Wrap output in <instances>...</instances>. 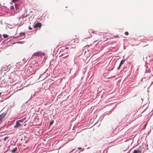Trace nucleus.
Wrapping results in <instances>:
<instances>
[{
  "mask_svg": "<svg viewBox=\"0 0 153 153\" xmlns=\"http://www.w3.org/2000/svg\"><path fill=\"white\" fill-rule=\"evenodd\" d=\"M15 7L16 9H17L18 8L17 4H15Z\"/></svg>",
  "mask_w": 153,
  "mask_h": 153,
  "instance_id": "obj_15",
  "label": "nucleus"
},
{
  "mask_svg": "<svg viewBox=\"0 0 153 153\" xmlns=\"http://www.w3.org/2000/svg\"><path fill=\"white\" fill-rule=\"evenodd\" d=\"M67 56H65L64 57H62V58H61V59H62H62H64V58H65Z\"/></svg>",
  "mask_w": 153,
  "mask_h": 153,
  "instance_id": "obj_22",
  "label": "nucleus"
},
{
  "mask_svg": "<svg viewBox=\"0 0 153 153\" xmlns=\"http://www.w3.org/2000/svg\"><path fill=\"white\" fill-rule=\"evenodd\" d=\"M20 35L21 36H23V35H25V33H23V32H21L20 33Z\"/></svg>",
  "mask_w": 153,
  "mask_h": 153,
  "instance_id": "obj_12",
  "label": "nucleus"
},
{
  "mask_svg": "<svg viewBox=\"0 0 153 153\" xmlns=\"http://www.w3.org/2000/svg\"><path fill=\"white\" fill-rule=\"evenodd\" d=\"M7 114L6 113H4L0 114V124L3 121V119L5 117Z\"/></svg>",
  "mask_w": 153,
  "mask_h": 153,
  "instance_id": "obj_1",
  "label": "nucleus"
},
{
  "mask_svg": "<svg viewBox=\"0 0 153 153\" xmlns=\"http://www.w3.org/2000/svg\"><path fill=\"white\" fill-rule=\"evenodd\" d=\"M115 38H116L117 37H118V38H119V37L118 36H114Z\"/></svg>",
  "mask_w": 153,
  "mask_h": 153,
  "instance_id": "obj_21",
  "label": "nucleus"
},
{
  "mask_svg": "<svg viewBox=\"0 0 153 153\" xmlns=\"http://www.w3.org/2000/svg\"><path fill=\"white\" fill-rule=\"evenodd\" d=\"M38 55L39 56H44L45 55V53H43L41 52H38Z\"/></svg>",
  "mask_w": 153,
  "mask_h": 153,
  "instance_id": "obj_5",
  "label": "nucleus"
},
{
  "mask_svg": "<svg viewBox=\"0 0 153 153\" xmlns=\"http://www.w3.org/2000/svg\"><path fill=\"white\" fill-rule=\"evenodd\" d=\"M9 137H5L4 139V141H5Z\"/></svg>",
  "mask_w": 153,
  "mask_h": 153,
  "instance_id": "obj_14",
  "label": "nucleus"
},
{
  "mask_svg": "<svg viewBox=\"0 0 153 153\" xmlns=\"http://www.w3.org/2000/svg\"><path fill=\"white\" fill-rule=\"evenodd\" d=\"M68 48H68V47H66V48H65V49H68Z\"/></svg>",
  "mask_w": 153,
  "mask_h": 153,
  "instance_id": "obj_25",
  "label": "nucleus"
},
{
  "mask_svg": "<svg viewBox=\"0 0 153 153\" xmlns=\"http://www.w3.org/2000/svg\"><path fill=\"white\" fill-rule=\"evenodd\" d=\"M53 120L52 121H51L50 123V125H51L53 123Z\"/></svg>",
  "mask_w": 153,
  "mask_h": 153,
  "instance_id": "obj_17",
  "label": "nucleus"
},
{
  "mask_svg": "<svg viewBox=\"0 0 153 153\" xmlns=\"http://www.w3.org/2000/svg\"><path fill=\"white\" fill-rule=\"evenodd\" d=\"M21 126H22V125L21 124L19 123V121H17L16 122V125L14 126V127L15 128H17Z\"/></svg>",
  "mask_w": 153,
  "mask_h": 153,
  "instance_id": "obj_3",
  "label": "nucleus"
},
{
  "mask_svg": "<svg viewBox=\"0 0 153 153\" xmlns=\"http://www.w3.org/2000/svg\"><path fill=\"white\" fill-rule=\"evenodd\" d=\"M125 61V60H122L120 62V63L121 64H123L124 63V62Z\"/></svg>",
  "mask_w": 153,
  "mask_h": 153,
  "instance_id": "obj_10",
  "label": "nucleus"
},
{
  "mask_svg": "<svg viewBox=\"0 0 153 153\" xmlns=\"http://www.w3.org/2000/svg\"><path fill=\"white\" fill-rule=\"evenodd\" d=\"M122 64H121L120 63L119 64V66H120V67L121 66V65H122Z\"/></svg>",
  "mask_w": 153,
  "mask_h": 153,
  "instance_id": "obj_23",
  "label": "nucleus"
},
{
  "mask_svg": "<svg viewBox=\"0 0 153 153\" xmlns=\"http://www.w3.org/2000/svg\"><path fill=\"white\" fill-rule=\"evenodd\" d=\"M120 66H119L117 67V70H119L120 69Z\"/></svg>",
  "mask_w": 153,
  "mask_h": 153,
  "instance_id": "obj_20",
  "label": "nucleus"
},
{
  "mask_svg": "<svg viewBox=\"0 0 153 153\" xmlns=\"http://www.w3.org/2000/svg\"><path fill=\"white\" fill-rule=\"evenodd\" d=\"M19 1V0H12V2H17Z\"/></svg>",
  "mask_w": 153,
  "mask_h": 153,
  "instance_id": "obj_13",
  "label": "nucleus"
},
{
  "mask_svg": "<svg viewBox=\"0 0 153 153\" xmlns=\"http://www.w3.org/2000/svg\"><path fill=\"white\" fill-rule=\"evenodd\" d=\"M10 8L11 10H13L14 9V7L13 6H11L10 7Z\"/></svg>",
  "mask_w": 153,
  "mask_h": 153,
  "instance_id": "obj_16",
  "label": "nucleus"
},
{
  "mask_svg": "<svg viewBox=\"0 0 153 153\" xmlns=\"http://www.w3.org/2000/svg\"><path fill=\"white\" fill-rule=\"evenodd\" d=\"M141 152V151H139L138 149L137 150H134L133 152V153H140Z\"/></svg>",
  "mask_w": 153,
  "mask_h": 153,
  "instance_id": "obj_4",
  "label": "nucleus"
},
{
  "mask_svg": "<svg viewBox=\"0 0 153 153\" xmlns=\"http://www.w3.org/2000/svg\"><path fill=\"white\" fill-rule=\"evenodd\" d=\"M17 150V148L16 147L15 148H14V149H12L11 151V152H12V153H15L16 152V150Z\"/></svg>",
  "mask_w": 153,
  "mask_h": 153,
  "instance_id": "obj_7",
  "label": "nucleus"
},
{
  "mask_svg": "<svg viewBox=\"0 0 153 153\" xmlns=\"http://www.w3.org/2000/svg\"><path fill=\"white\" fill-rule=\"evenodd\" d=\"M70 40L69 41V42H71V41H72V42H75V41L74 40H72L71 39H69Z\"/></svg>",
  "mask_w": 153,
  "mask_h": 153,
  "instance_id": "obj_11",
  "label": "nucleus"
},
{
  "mask_svg": "<svg viewBox=\"0 0 153 153\" xmlns=\"http://www.w3.org/2000/svg\"><path fill=\"white\" fill-rule=\"evenodd\" d=\"M39 56L38 52H36L34 53L33 55V56Z\"/></svg>",
  "mask_w": 153,
  "mask_h": 153,
  "instance_id": "obj_8",
  "label": "nucleus"
},
{
  "mask_svg": "<svg viewBox=\"0 0 153 153\" xmlns=\"http://www.w3.org/2000/svg\"><path fill=\"white\" fill-rule=\"evenodd\" d=\"M25 119L26 117H25L22 119L18 120V121H19V122L22 123L23 122V121L25 120Z\"/></svg>",
  "mask_w": 153,
  "mask_h": 153,
  "instance_id": "obj_6",
  "label": "nucleus"
},
{
  "mask_svg": "<svg viewBox=\"0 0 153 153\" xmlns=\"http://www.w3.org/2000/svg\"><path fill=\"white\" fill-rule=\"evenodd\" d=\"M125 34L127 36V35H128V32L126 31V32L125 33Z\"/></svg>",
  "mask_w": 153,
  "mask_h": 153,
  "instance_id": "obj_18",
  "label": "nucleus"
},
{
  "mask_svg": "<svg viewBox=\"0 0 153 153\" xmlns=\"http://www.w3.org/2000/svg\"><path fill=\"white\" fill-rule=\"evenodd\" d=\"M28 29H29V30H32V27H31L30 26H29V27H28Z\"/></svg>",
  "mask_w": 153,
  "mask_h": 153,
  "instance_id": "obj_19",
  "label": "nucleus"
},
{
  "mask_svg": "<svg viewBox=\"0 0 153 153\" xmlns=\"http://www.w3.org/2000/svg\"><path fill=\"white\" fill-rule=\"evenodd\" d=\"M3 37L5 38H7L8 37V35L5 34H3Z\"/></svg>",
  "mask_w": 153,
  "mask_h": 153,
  "instance_id": "obj_9",
  "label": "nucleus"
},
{
  "mask_svg": "<svg viewBox=\"0 0 153 153\" xmlns=\"http://www.w3.org/2000/svg\"><path fill=\"white\" fill-rule=\"evenodd\" d=\"M78 149H82V148H81L79 147V148H78Z\"/></svg>",
  "mask_w": 153,
  "mask_h": 153,
  "instance_id": "obj_24",
  "label": "nucleus"
},
{
  "mask_svg": "<svg viewBox=\"0 0 153 153\" xmlns=\"http://www.w3.org/2000/svg\"><path fill=\"white\" fill-rule=\"evenodd\" d=\"M42 25V24L41 23H37L33 26V27L34 28H36L37 27L40 28Z\"/></svg>",
  "mask_w": 153,
  "mask_h": 153,
  "instance_id": "obj_2",
  "label": "nucleus"
}]
</instances>
